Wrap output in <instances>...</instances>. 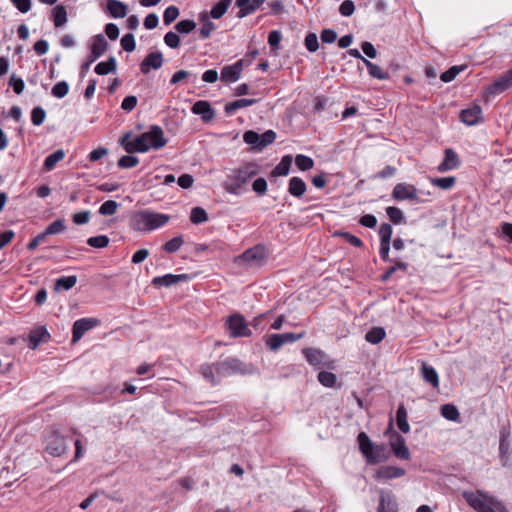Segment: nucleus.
<instances>
[{
  "instance_id": "nucleus-53",
  "label": "nucleus",
  "mask_w": 512,
  "mask_h": 512,
  "mask_svg": "<svg viewBox=\"0 0 512 512\" xmlns=\"http://www.w3.org/2000/svg\"><path fill=\"white\" fill-rule=\"evenodd\" d=\"M118 203L114 200L105 201L99 208V213L104 216H110L116 213Z\"/></svg>"
},
{
  "instance_id": "nucleus-13",
  "label": "nucleus",
  "mask_w": 512,
  "mask_h": 512,
  "mask_svg": "<svg viewBox=\"0 0 512 512\" xmlns=\"http://www.w3.org/2000/svg\"><path fill=\"white\" fill-rule=\"evenodd\" d=\"M392 197L397 201L418 200V190L411 184L399 183L394 187Z\"/></svg>"
},
{
  "instance_id": "nucleus-15",
  "label": "nucleus",
  "mask_w": 512,
  "mask_h": 512,
  "mask_svg": "<svg viewBox=\"0 0 512 512\" xmlns=\"http://www.w3.org/2000/svg\"><path fill=\"white\" fill-rule=\"evenodd\" d=\"M97 323L96 319L81 318L74 322L72 328V342L76 343L88 330L92 329Z\"/></svg>"
},
{
  "instance_id": "nucleus-54",
  "label": "nucleus",
  "mask_w": 512,
  "mask_h": 512,
  "mask_svg": "<svg viewBox=\"0 0 512 512\" xmlns=\"http://www.w3.org/2000/svg\"><path fill=\"white\" fill-rule=\"evenodd\" d=\"M45 118H46V112L42 107L38 106V107H34L32 109L31 121H32L33 125L40 126L45 121Z\"/></svg>"
},
{
  "instance_id": "nucleus-11",
  "label": "nucleus",
  "mask_w": 512,
  "mask_h": 512,
  "mask_svg": "<svg viewBox=\"0 0 512 512\" xmlns=\"http://www.w3.org/2000/svg\"><path fill=\"white\" fill-rule=\"evenodd\" d=\"M65 438L57 432H51L46 438V451L52 456H61L67 451Z\"/></svg>"
},
{
  "instance_id": "nucleus-42",
  "label": "nucleus",
  "mask_w": 512,
  "mask_h": 512,
  "mask_svg": "<svg viewBox=\"0 0 512 512\" xmlns=\"http://www.w3.org/2000/svg\"><path fill=\"white\" fill-rule=\"evenodd\" d=\"M66 229L65 220L57 219L49 224L46 229L43 231L44 235L47 237L48 235H56L64 232Z\"/></svg>"
},
{
  "instance_id": "nucleus-59",
  "label": "nucleus",
  "mask_w": 512,
  "mask_h": 512,
  "mask_svg": "<svg viewBox=\"0 0 512 512\" xmlns=\"http://www.w3.org/2000/svg\"><path fill=\"white\" fill-rule=\"evenodd\" d=\"M305 47L309 52H315L318 47V38L315 33H308L305 37Z\"/></svg>"
},
{
  "instance_id": "nucleus-47",
  "label": "nucleus",
  "mask_w": 512,
  "mask_h": 512,
  "mask_svg": "<svg viewBox=\"0 0 512 512\" xmlns=\"http://www.w3.org/2000/svg\"><path fill=\"white\" fill-rule=\"evenodd\" d=\"M236 5L240 9L237 13L238 18H244L254 12L252 0H236Z\"/></svg>"
},
{
  "instance_id": "nucleus-31",
  "label": "nucleus",
  "mask_w": 512,
  "mask_h": 512,
  "mask_svg": "<svg viewBox=\"0 0 512 512\" xmlns=\"http://www.w3.org/2000/svg\"><path fill=\"white\" fill-rule=\"evenodd\" d=\"M507 82L509 81L505 79L503 75H501L486 88V93L488 95H497L506 91L507 89L511 88Z\"/></svg>"
},
{
  "instance_id": "nucleus-2",
  "label": "nucleus",
  "mask_w": 512,
  "mask_h": 512,
  "mask_svg": "<svg viewBox=\"0 0 512 512\" xmlns=\"http://www.w3.org/2000/svg\"><path fill=\"white\" fill-rule=\"evenodd\" d=\"M170 220L167 214L143 209L134 212L129 219V226L132 230L147 233L165 226Z\"/></svg>"
},
{
  "instance_id": "nucleus-32",
  "label": "nucleus",
  "mask_w": 512,
  "mask_h": 512,
  "mask_svg": "<svg viewBox=\"0 0 512 512\" xmlns=\"http://www.w3.org/2000/svg\"><path fill=\"white\" fill-rule=\"evenodd\" d=\"M52 21L56 28L62 27L67 22V11L63 5H57L52 9Z\"/></svg>"
},
{
  "instance_id": "nucleus-57",
  "label": "nucleus",
  "mask_w": 512,
  "mask_h": 512,
  "mask_svg": "<svg viewBox=\"0 0 512 512\" xmlns=\"http://www.w3.org/2000/svg\"><path fill=\"white\" fill-rule=\"evenodd\" d=\"M179 16V10L176 6H169L165 9L163 14V21L165 25L171 24Z\"/></svg>"
},
{
  "instance_id": "nucleus-4",
  "label": "nucleus",
  "mask_w": 512,
  "mask_h": 512,
  "mask_svg": "<svg viewBox=\"0 0 512 512\" xmlns=\"http://www.w3.org/2000/svg\"><path fill=\"white\" fill-rule=\"evenodd\" d=\"M258 173L257 166L248 163L238 169L232 170L223 183L224 189L234 195H240L245 190V185Z\"/></svg>"
},
{
  "instance_id": "nucleus-55",
  "label": "nucleus",
  "mask_w": 512,
  "mask_h": 512,
  "mask_svg": "<svg viewBox=\"0 0 512 512\" xmlns=\"http://www.w3.org/2000/svg\"><path fill=\"white\" fill-rule=\"evenodd\" d=\"M138 163H139L138 157L132 156V155H125V156H122L118 160L117 164H118L119 168L128 169V168H133V167L137 166Z\"/></svg>"
},
{
  "instance_id": "nucleus-58",
  "label": "nucleus",
  "mask_w": 512,
  "mask_h": 512,
  "mask_svg": "<svg viewBox=\"0 0 512 512\" xmlns=\"http://www.w3.org/2000/svg\"><path fill=\"white\" fill-rule=\"evenodd\" d=\"M121 46L127 52L134 51L136 47L134 35L131 33L125 34L121 39Z\"/></svg>"
},
{
  "instance_id": "nucleus-17",
  "label": "nucleus",
  "mask_w": 512,
  "mask_h": 512,
  "mask_svg": "<svg viewBox=\"0 0 512 512\" xmlns=\"http://www.w3.org/2000/svg\"><path fill=\"white\" fill-rule=\"evenodd\" d=\"M163 65V55L161 52L149 53L140 64V71L148 74L151 69H159Z\"/></svg>"
},
{
  "instance_id": "nucleus-26",
  "label": "nucleus",
  "mask_w": 512,
  "mask_h": 512,
  "mask_svg": "<svg viewBox=\"0 0 512 512\" xmlns=\"http://www.w3.org/2000/svg\"><path fill=\"white\" fill-rule=\"evenodd\" d=\"M217 368L218 363H214L211 365H203L201 367V375L206 381L210 382L211 384H218L221 381L222 376L218 374Z\"/></svg>"
},
{
  "instance_id": "nucleus-12",
  "label": "nucleus",
  "mask_w": 512,
  "mask_h": 512,
  "mask_svg": "<svg viewBox=\"0 0 512 512\" xmlns=\"http://www.w3.org/2000/svg\"><path fill=\"white\" fill-rule=\"evenodd\" d=\"M266 258V250L264 246L256 245L253 248L246 250L239 259L249 266H259Z\"/></svg>"
},
{
  "instance_id": "nucleus-61",
  "label": "nucleus",
  "mask_w": 512,
  "mask_h": 512,
  "mask_svg": "<svg viewBox=\"0 0 512 512\" xmlns=\"http://www.w3.org/2000/svg\"><path fill=\"white\" fill-rule=\"evenodd\" d=\"M137 103V97L134 95H129L123 99L121 103V108L126 112H131L136 107Z\"/></svg>"
},
{
  "instance_id": "nucleus-34",
  "label": "nucleus",
  "mask_w": 512,
  "mask_h": 512,
  "mask_svg": "<svg viewBox=\"0 0 512 512\" xmlns=\"http://www.w3.org/2000/svg\"><path fill=\"white\" fill-rule=\"evenodd\" d=\"M363 63L367 67L368 73L371 77L379 80H387L389 78V73L384 71L380 66L367 59H363Z\"/></svg>"
},
{
  "instance_id": "nucleus-29",
  "label": "nucleus",
  "mask_w": 512,
  "mask_h": 512,
  "mask_svg": "<svg viewBox=\"0 0 512 512\" xmlns=\"http://www.w3.org/2000/svg\"><path fill=\"white\" fill-rule=\"evenodd\" d=\"M307 189L306 183L299 177H292L289 180L288 192L294 197H301Z\"/></svg>"
},
{
  "instance_id": "nucleus-9",
  "label": "nucleus",
  "mask_w": 512,
  "mask_h": 512,
  "mask_svg": "<svg viewBox=\"0 0 512 512\" xmlns=\"http://www.w3.org/2000/svg\"><path fill=\"white\" fill-rule=\"evenodd\" d=\"M303 354L305 355V358L309 364L315 367H327L331 369L335 368V361L331 360L329 356L322 350L306 348L303 350Z\"/></svg>"
},
{
  "instance_id": "nucleus-1",
  "label": "nucleus",
  "mask_w": 512,
  "mask_h": 512,
  "mask_svg": "<svg viewBox=\"0 0 512 512\" xmlns=\"http://www.w3.org/2000/svg\"><path fill=\"white\" fill-rule=\"evenodd\" d=\"M167 143L164 132L159 126H151L147 132L132 138L131 133L124 134L120 144L127 153H144L150 149L158 150Z\"/></svg>"
},
{
  "instance_id": "nucleus-45",
  "label": "nucleus",
  "mask_w": 512,
  "mask_h": 512,
  "mask_svg": "<svg viewBox=\"0 0 512 512\" xmlns=\"http://www.w3.org/2000/svg\"><path fill=\"white\" fill-rule=\"evenodd\" d=\"M317 378L321 385L328 388L334 387L337 381L336 375L328 371H321Z\"/></svg>"
},
{
  "instance_id": "nucleus-25",
  "label": "nucleus",
  "mask_w": 512,
  "mask_h": 512,
  "mask_svg": "<svg viewBox=\"0 0 512 512\" xmlns=\"http://www.w3.org/2000/svg\"><path fill=\"white\" fill-rule=\"evenodd\" d=\"M194 114H198L201 116L203 122H210L214 116L215 112L209 102L207 101H198L194 103Z\"/></svg>"
},
{
  "instance_id": "nucleus-39",
  "label": "nucleus",
  "mask_w": 512,
  "mask_h": 512,
  "mask_svg": "<svg viewBox=\"0 0 512 512\" xmlns=\"http://www.w3.org/2000/svg\"><path fill=\"white\" fill-rule=\"evenodd\" d=\"M232 0H219L211 9L210 16L213 19H220L227 11Z\"/></svg>"
},
{
  "instance_id": "nucleus-28",
  "label": "nucleus",
  "mask_w": 512,
  "mask_h": 512,
  "mask_svg": "<svg viewBox=\"0 0 512 512\" xmlns=\"http://www.w3.org/2000/svg\"><path fill=\"white\" fill-rule=\"evenodd\" d=\"M210 17L211 16L207 12L199 14V21L201 23L199 33L203 39L208 38L216 28L215 24L210 20Z\"/></svg>"
},
{
  "instance_id": "nucleus-64",
  "label": "nucleus",
  "mask_w": 512,
  "mask_h": 512,
  "mask_svg": "<svg viewBox=\"0 0 512 512\" xmlns=\"http://www.w3.org/2000/svg\"><path fill=\"white\" fill-rule=\"evenodd\" d=\"M10 85L13 87V90L16 94L20 95L25 88L24 81L21 78L12 75L10 78Z\"/></svg>"
},
{
  "instance_id": "nucleus-27",
  "label": "nucleus",
  "mask_w": 512,
  "mask_h": 512,
  "mask_svg": "<svg viewBox=\"0 0 512 512\" xmlns=\"http://www.w3.org/2000/svg\"><path fill=\"white\" fill-rule=\"evenodd\" d=\"M107 9L114 18H124L127 15V5L119 0H107Z\"/></svg>"
},
{
  "instance_id": "nucleus-48",
  "label": "nucleus",
  "mask_w": 512,
  "mask_h": 512,
  "mask_svg": "<svg viewBox=\"0 0 512 512\" xmlns=\"http://www.w3.org/2000/svg\"><path fill=\"white\" fill-rule=\"evenodd\" d=\"M69 92V84L66 81L57 82L51 89V94L58 99L64 98Z\"/></svg>"
},
{
  "instance_id": "nucleus-62",
  "label": "nucleus",
  "mask_w": 512,
  "mask_h": 512,
  "mask_svg": "<svg viewBox=\"0 0 512 512\" xmlns=\"http://www.w3.org/2000/svg\"><path fill=\"white\" fill-rule=\"evenodd\" d=\"M90 216H91L90 211H88V210L81 211V212H77V213L73 214L72 220L75 224L82 225V224H86L89 222Z\"/></svg>"
},
{
  "instance_id": "nucleus-24",
  "label": "nucleus",
  "mask_w": 512,
  "mask_h": 512,
  "mask_svg": "<svg viewBox=\"0 0 512 512\" xmlns=\"http://www.w3.org/2000/svg\"><path fill=\"white\" fill-rule=\"evenodd\" d=\"M49 339L50 334L47 329L43 326L37 327L29 334V347L31 349H36L41 343L46 342Z\"/></svg>"
},
{
  "instance_id": "nucleus-16",
  "label": "nucleus",
  "mask_w": 512,
  "mask_h": 512,
  "mask_svg": "<svg viewBox=\"0 0 512 512\" xmlns=\"http://www.w3.org/2000/svg\"><path fill=\"white\" fill-rule=\"evenodd\" d=\"M460 118L468 126L477 125L483 122L482 109L479 105L474 104L462 110Z\"/></svg>"
},
{
  "instance_id": "nucleus-18",
  "label": "nucleus",
  "mask_w": 512,
  "mask_h": 512,
  "mask_svg": "<svg viewBox=\"0 0 512 512\" xmlns=\"http://www.w3.org/2000/svg\"><path fill=\"white\" fill-rule=\"evenodd\" d=\"M189 279L188 274H166L163 276H157L152 279V285L155 287H170L181 281H187Z\"/></svg>"
},
{
  "instance_id": "nucleus-33",
  "label": "nucleus",
  "mask_w": 512,
  "mask_h": 512,
  "mask_svg": "<svg viewBox=\"0 0 512 512\" xmlns=\"http://www.w3.org/2000/svg\"><path fill=\"white\" fill-rule=\"evenodd\" d=\"M117 68V62L114 57H110L107 61L99 62L95 68L94 71L98 75H107L109 73H113L116 71Z\"/></svg>"
},
{
  "instance_id": "nucleus-63",
  "label": "nucleus",
  "mask_w": 512,
  "mask_h": 512,
  "mask_svg": "<svg viewBox=\"0 0 512 512\" xmlns=\"http://www.w3.org/2000/svg\"><path fill=\"white\" fill-rule=\"evenodd\" d=\"M164 42L170 48H177L180 44V38L176 33L170 31L165 34Z\"/></svg>"
},
{
  "instance_id": "nucleus-22",
  "label": "nucleus",
  "mask_w": 512,
  "mask_h": 512,
  "mask_svg": "<svg viewBox=\"0 0 512 512\" xmlns=\"http://www.w3.org/2000/svg\"><path fill=\"white\" fill-rule=\"evenodd\" d=\"M459 158L457 154L450 148L445 150L444 160L438 165L437 170L441 173L451 171L458 167Z\"/></svg>"
},
{
  "instance_id": "nucleus-46",
  "label": "nucleus",
  "mask_w": 512,
  "mask_h": 512,
  "mask_svg": "<svg viewBox=\"0 0 512 512\" xmlns=\"http://www.w3.org/2000/svg\"><path fill=\"white\" fill-rule=\"evenodd\" d=\"M386 213L390 221L394 224H401L405 222L404 214L398 207L389 206L386 208Z\"/></svg>"
},
{
  "instance_id": "nucleus-30",
  "label": "nucleus",
  "mask_w": 512,
  "mask_h": 512,
  "mask_svg": "<svg viewBox=\"0 0 512 512\" xmlns=\"http://www.w3.org/2000/svg\"><path fill=\"white\" fill-rule=\"evenodd\" d=\"M65 157V152L63 149H58L55 152L49 154L43 163V170L51 171L53 170L57 163L62 161Z\"/></svg>"
},
{
  "instance_id": "nucleus-41",
  "label": "nucleus",
  "mask_w": 512,
  "mask_h": 512,
  "mask_svg": "<svg viewBox=\"0 0 512 512\" xmlns=\"http://www.w3.org/2000/svg\"><path fill=\"white\" fill-rule=\"evenodd\" d=\"M430 183L443 190L451 189L455 183L456 178L454 176L442 177V178H430Z\"/></svg>"
},
{
  "instance_id": "nucleus-14",
  "label": "nucleus",
  "mask_w": 512,
  "mask_h": 512,
  "mask_svg": "<svg viewBox=\"0 0 512 512\" xmlns=\"http://www.w3.org/2000/svg\"><path fill=\"white\" fill-rule=\"evenodd\" d=\"M244 60L240 59L232 65H226L221 70V80L223 82H236L241 75L243 70Z\"/></svg>"
},
{
  "instance_id": "nucleus-51",
  "label": "nucleus",
  "mask_w": 512,
  "mask_h": 512,
  "mask_svg": "<svg viewBox=\"0 0 512 512\" xmlns=\"http://www.w3.org/2000/svg\"><path fill=\"white\" fill-rule=\"evenodd\" d=\"M109 238L106 235L93 236L87 239V244L94 248H105L109 244Z\"/></svg>"
},
{
  "instance_id": "nucleus-10",
  "label": "nucleus",
  "mask_w": 512,
  "mask_h": 512,
  "mask_svg": "<svg viewBox=\"0 0 512 512\" xmlns=\"http://www.w3.org/2000/svg\"><path fill=\"white\" fill-rule=\"evenodd\" d=\"M303 336H304L303 333H300V334H294V333L271 334L266 338L265 343H266V346L271 351H277L284 344L294 343L297 340H300Z\"/></svg>"
},
{
  "instance_id": "nucleus-8",
  "label": "nucleus",
  "mask_w": 512,
  "mask_h": 512,
  "mask_svg": "<svg viewBox=\"0 0 512 512\" xmlns=\"http://www.w3.org/2000/svg\"><path fill=\"white\" fill-rule=\"evenodd\" d=\"M226 327L231 337H248L251 335V330L244 317L240 314L231 315L226 321Z\"/></svg>"
},
{
  "instance_id": "nucleus-5",
  "label": "nucleus",
  "mask_w": 512,
  "mask_h": 512,
  "mask_svg": "<svg viewBox=\"0 0 512 512\" xmlns=\"http://www.w3.org/2000/svg\"><path fill=\"white\" fill-rule=\"evenodd\" d=\"M358 444L361 453L366 458L368 464H378L384 462L389 457V451L385 445H375L368 435L361 432L358 437Z\"/></svg>"
},
{
  "instance_id": "nucleus-52",
  "label": "nucleus",
  "mask_w": 512,
  "mask_h": 512,
  "mask_svg": "<svg viewBox=\"0 0 512 512\" xmlns=\"http://www.w3.org/2000/svg\"><path fill=\"white\" fill-rule=\"evenodd\" d=\"M393 229L390 224L383 223L379 228L380 243L390 244Z\"/></svg>"
},
{
  "instance_id": "nucleus-35",
  "label": "nucleus",
  "mask_w": 512,
  "mask_h": 512,
  "mask_svg": "<svg viewBox=\"0 0 512 512\" xmlns=\"http://www.w3.org/2000/svg\"><path fill=\"white\" fill-rule=\"evenodd\" d=\"M77 283V276H62L55 282V291H67L72 289Z\"/></svg>"
},
{
  "instance_id": "nucleus-60",
  "label": "nucleus",
  "mask_w": 512,
  "mask_h": 512,
  "mask_svg": "<svg viewBox=\"0 0 512 512\" xmlns=\"http://www.w3.org/2000/svg\"><path fill=\"white\" fill-rule=\"evenodd\" d=\"M355 5L351 0H344L339 7V12L342 16L349 17L354 13Z\"/></svg>"
},
{
  "instance_id": "nucleus-40",
  "label": "nucleus",
  "mask_w": 512,
  "mask_h": 512,
  "mask_svg": "<svg viewBox=\"0 0 512 512\" xmlns=\"http://www.w3.org/2000/svg\"><path fill=\"white\" fill-rule=\"evenodd\" d=\"M385 335L386 332L384 328L374 327L366 333L365 339L371 344H378L384 339Z\"/></svg>"
},
{
  "instance_id": "nucleus-20",
  "label": "nucleus",
  "mask_w": 512,
  "mask_h": 512,
  "mask_svg": "<svg viewBox=\"0 0 512 512\" xmlns=\"http://www.w3.org/2000/svg\"><path fill=\"white\" fill-rule=\"evenodd\" d=\"M107 41L102 34H98L91 39L90 44V62L96 61L107 49Z\"/></svg>"
},
{
  "instance_id": "nucleus-44",
  "label": "nucleus",
  "mask_w": 512,
  "mask_h": 512,
  "mask_svg": "<svg viewBox=\"0 0 512 512\" xmlns=\"http://www.w3.org/2000/svg\"><path fill=\"white\" fill-rule=\"evenodd\" d=\"M441 415L449 421H458L459 411L453 404H445L441 407Z\"/></svg>"
},
{
  "instance_id": "nucleus-21",
  "label": "nucleus",
  "mask_w": 512,
  "mask_h": 512,
  "mask_svg": "<svg viewBox=\"0 0 512 512\" xmlns=\"http://www.w3.org/2000/svg\"><path fill=\"white\" fill-rule=\"evenodd\" d=\"M405 475V470L395 466H381L375 473L377 480H389Z\"/></svg>"
},
{
  "instance_id": "nucleus-43",
  "label": "nucleus",
  "mask_w": 512,
  "mask_h": 512,
  "mask_svg": "<svg viewBox=\"0 0 512 512\" xmlns=\"http://www.w3.org/2000/svg\"><path fill=\"white\" fill-rule=\"evenodd\" d=\"M292 158L290 156H284L280 163L274 168L273 175L275 176H286L289 173Z\"/></svg>"
},
{
  "instance_id": "nucleus-50",
  "label": "nucleus",
  "mask_w": 512,
  "mask_h": 512,
  "mask_svg": "<svg viewBox=\"0 0 512 512\" xmlns=\"http://www.w3.org/2000/svg\"><path fill=\"white\" fill-rule=\"evenodd\" d=\"M183 243H184L183 237L177 236V237L172 238L168 242H166L163 246V249L167 253H174V252H177L181 248Z\"/></svg>"
},
{
  "instance_id": "nucleus-3",
  "label": "nucleus",
  "mask_w": 512,
  "mask_h": 512,
  "mask_svg": "<svg viewBox=\"0 0 512 512\" xmlns=\"http://www.w3.org/2000/svg\"><path fill=\"white\" fill-rule=\"evenodd\" d=\"M462 496L468 505L477 512H508L500 500L484 491H464Z\"/></svg>"
},
{
  "instance_id": "nucleus-19",
  "label": "nucleus",
  "mask_w": 512,
  "mask_h": 512,
  "mask_svg": "<svg viewBox=\"0 0 512 512\" xmlns=\"http://www.w3.org/2000/svg\"><path fill=\"white\" fill-rule=\"evenodd\" d=\"M377 512H398V505L390 491H380Z\"/></svg>"
},
{
  "instance_id": "nucleus-6",
  "label": "nucleus",
  "mask_w": 512,
  "mask_h": 512,
  "mask_svg": "<svg viewBox=\"0 0 512 512\" xmlns=\"http://www.w3.org/2000/svg\"><path fill=\"white\" fill-rule=\"evenodd\" d=\"M218 374L224 377H229L235 374H252L254 372V367L252 365H247L236 358H227L224 361L218 362Z\"/></svg>"
},
{
  "instance_id": "nucleus-49",
  "label": "nucleus",
  "mask_w": 512,
  "mask_h": 512,
  "mask_svg": "<svg viewBox=\"0 0 512 512\" xmlns=\"http://www.w3.org/2000/svg\"><path fill=\"white\" fill-rule=\"evenodd\" d=\"M295 164L300 170L307 171L313 167L314 161L309 156L299 154L295 158Z\"/></svg>"
},
{
  "instance_id": "nucleus-38",
  "label": "nucleus",
  "mask_w": 512,
  "mask_h": 512,
  "mask_svg": "<svg viewBox=\"0 0 512 512\" xmlns=\"http://www.w3.org/2000/svg\"><path fill=\"white\" fill-rule=\"evenodd\" d=\"M396 422L401 432L408 433L410 431V426L407 421V412L403 405H400L397 409Z\"/></svg>"
},
{
  "instance_id": "nucleus-7",
  "label": "nucleus",
  "mask_w": 512,
  "mask_h": 512,
  "mask_svg": "<svg viewBox=\"0 0 512 512\" xmlns=\"http://www.w3.org/2000/svg\"><path fill=\"white\" fill-rule=\"evenodd\" d=\"M276 139V133L273 130H267L263 134H258L253 130L246 131L243 140L254 149L262 150Z\"/></svg>"
},
{
  "instance_id": "nucleus-37",
  "label": "nucleus",
  "mask_w": 512,
  "mask_h": 512,
  "mask_svg": "<svg viewBox=\"0 0 512 512\" xmlns=\"http://www.w3.org/2000/svg\"><path fill=\"white\" fill-rule=\"evenodd\" d=\"M256 102L255 99H238L233 102H229L225 105V112L227 114H233L236 110L252 106Z\"/></svg>"
},
{
  "instance_id": "nucleus-36",
  "label": "nucleus",
  "mask_w": 512,
  "mask_h": 512,
  "mask_svg": "<svg viewBox=\"0 0 512 512\" xmlns=\"http://www.w3.org/2000/svg\"><path fill=\"white\" fill-rule=\"evenodd\" d=\"M422 376L423 379L431 384L434 388L439 386V377L436 370L432 366L426 364L422 365Z\"/></svg>"
},
{
  "instance_id": "nucleus-56",
  "label": "nucleus",
  "mask_w": 512,
  "mask_h": 512,
  "mask_svg": "<svg viewBox=\"0 0 512 512\" xmlns=\"http://www.w3.org/2000/svg\"><path fill=\"white\" fill-rule=\"evenodd\" d=\"M463 69V66H452L447 71L441 74L440 79L446 83L451 82Z\"/></svg>"
},
{
  "instance_id": "nucleus-23",
  "label": "nucleus",
  "mask_w": 512,
  "mask_h": 512,
  "mask_svg": "<svg viewBox=\"0 0 512 512\" xmlns=\"http://www.w3.org/2000/svg\"><path fill=\"white\" fill-rule=\"evenodd\" d=\"M391 447L397 458L403 460L410 459L409 449L406 445L405 439L401 435L396 434L394 440L391 441Z\"/></svg>"
}]
</instances>
